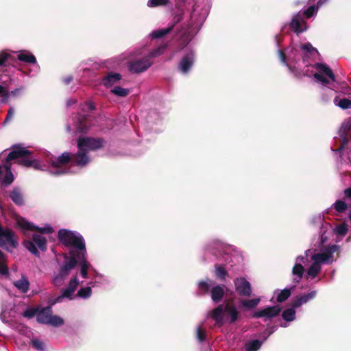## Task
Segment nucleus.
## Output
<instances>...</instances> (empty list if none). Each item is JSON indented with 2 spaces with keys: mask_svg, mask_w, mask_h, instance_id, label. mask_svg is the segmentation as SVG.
Instances as JSON below:
<instances>
[{
  "mask_svg": "<svg viewBox=\"0 0 351 351\" xmlns=\"http://www.w3.org/2000/svg\"><path fill=\"white\" fill-rule=\"evenodd\" d=\"M278 54L280 62L295 76L313 75L315 80L322 85H329L330 89L337 87L335 75L330 67L323 63H313L319 52L310 43L296 47H289L284 51L280 49V40L275 36Z\"/></svg>",
  "mask_w": 351,
  "mask_h": 351,
  "instance_id": "nucleus-1",
  "label": "nucleus"
},
{
  "mask_svg": "<svg viewBox=\"0 0 351 351\" xmlns=\"http://www.w3.org/2000/svg\"><path fill=\"white\" fill-rule=\"evenodd\" d=\"M104 141L101 138L81 137L77 141L78 151L71 155L64 152L56 158L50 153H46L45 158L40 160H29L22 158L19 162L25 167H32L34 169L49 171L54 176H60L66 173H75V169H66V165L71 160L74 167L82 168L90 162L88 153L100 149Z\"/></svg>",
  "mask_w": 351,
  "mask_h": 351,
  "instance_id": "nucleus-2",
  "label": "nucleus"
},
{
  "mask_svg": "<svg viewBox=\"0 0 351 351\" xmlns=\"http://www.w3.org/2000/svg\"><path fill=\"white\" fill-rule=\"evenodd\" d=\"M338 248L337 246L332 245L311 255V250H306L303 255L297 256L291 269L293 285L282 290H276L271 300L274 301L275 299L278 302L285 301L291 295V291L301 282L304 276L307 280L315 279L320 273L323 265H331L335 261L334 252Z\"/></svg>",
  "mask_w": 351,
  "mask_h": 351,
  "instance_id": "nucleus-3",
  "label": "nucleus"
},
{
  "mask_svg": "<svg viewBox=\"0 0 351 351\" xmlns=\"http://www.w3.org/2000/svg\"><path fill=\"white\" fill-rule=\"evenodd\" d=\"M59 241L71 248L69 257H74L80 261V275L88 278V270L91 267L87 260L85 241L77 232L60 229L58 234Z\"/></svg>",
  "mask_w": 351,
  "mask_h": 351,
  "instance_id": "nucleus-4",
  "label": "nucleus"
},
{
  "mask_svg": "<svg viewBox=\"0 0 351 351\" xmlns=\"http://www.w3.org/2000/svg\"><path fill=\"white\" fill-rule=\"evenodd\" d=\"M340 147L331 150L338 155L337 166L340 175L351 176V117L346 119L339 130Z\"/></svg>",
  "mask_w": 351,
  "mask_h": 351,
  "instance_id": "nucleus-5",
  "label": "nucleus"
},
{
  "mask_svg": "<svg viewBox=\"0 0 351 351\" xmlns=\"http://www.w3.org/2000/svg\"><path fill=\"white\" fill-rule=\"evenodd\" d=\"M209 5L207 2H196L193 6L190 20L184 27L183 36L189 40H191L193 36L197 33L206 20L208 12Z\"/></svg>",
  "mask_w": 351,
  "mask_h": 351,
  "instance_id": "nucleus-6",
  "label": "nucleus"
},
{
  "mask_svg": "<svg viewBox=\"0 0 351 351\" xmlns=\"http://www.w3.org/2000/svg\"><path fill=\"white\" fill-rule=\"evenodd\" d=\"M30 151L20 145H14L5 158V163L0 164V181L3 184L9 185L14 181V175L9 162L14 159L29 155Z\"/></svg>",
  "mask_w": 351,
  "mask_h": 351,
  "instance_id": "nucleus-7",
  "label": "nucleus"
},
{
  "mask_svg": "<svg viewBox=\"0 0 351 351\" xmlns=\"http://www.w3.org/2000/svg\"><path fill=\"white\" fill-rule=\"evenodd\" d=\"M239 314V313L234 305L222 304L212 311L210 317L218 324H223L225 321L232 324L238 319Z\"/></svg>",
  "mask_w": 351,
  "mask_h": 351,
  "instance_id": "nucleus-8",
  "label": "nucleus"
},
{
  "mask_svg": "<svg viewBox=\"0 0 351 351\" xmlns=\"http://www.w3.org/2000/svg\"><path fill=\"white\" fill-rule=\"evenodd\" d=\"M77 263L80 265L78 259L65 256L63 263L60 265L58 271L53 274L52 283L56 287L64 285V281Z\"/></svg>",
  "mask_w": 351,
  "mask_h": 351,
  "instance_id": "nucleus-9",
  "label": "nucleus"
},
{
  "mask_svg": "<svg viewBox=\"0 0 351 351\" xmlns=\"http://www.w3.org/2000/svg\"><path fill=\"white\" fill-rule=\"evenodd\" d=\"M210 289V295L213 301L216 303L220 302L225 293L224 286H215L214 282L208 278L198 282V291L199 293H207Z\"/></svg>",
  "mask_w": 351,
  "mask_h": 351,
  "instance_id": "nucleus-10",
  "label": "nucleus"
},
{
  "mask_svg": "<svg viewBox=\"0 0 351 351\" xmlns=\"http://www.w3.org/2000/svg\"><path fill=\"white\" fill-rule=\"evenodd\" d=\"M319 247H320L319 251H317L316 250L309 249L311 250L310 254H313L315 253H319L322 252V250L324 248L335 245L339 248L338 250L334 252V258L335 261L331 263L332 264L337 260V256L338 255L339 252L340 251L341 247L337 244H329L325 245L326 243L330 240L331 235L332 234V228L330 223H323L322 226L319 227Z\"/></svg>",
  "mask_w": 351,
  "mask_h": 351,
  "instance_id": "nucleus-11",
  "label": "nucleus"
},
{
  "mask_svg": "<svg viewBox=\"0 0 351 351\" xmlns=\"http://www.w3.org/2000/svg\"><path fill=\"white\" fill-rule=\"evenodd\" d=\"M52 308L51 306L42 307L38 308L36 316V320L38 323L58 327L64 324V319L52 314Z\"/></svg>",
  "mask_w": 351,
  "mask_h": 351,
  "instance_id": "nucleus-12",
  "label": "nucleus"
},
{
  "mask_svg": "<svg viewBox=\"0 0 351 351\" xmlns=\"http://www.w3.org/2000/svg\"><path fill=\"white\" fill-rule=\"evenodd\" d=\"M226 250L227 247L224 243L218 240H213L206 246L205 254H212L217 259L221 256L227 262L229 256Z\"/></svg>",
  "mask_w": 351,
  "mask_h": 351,
  "instance_id": "nucleus-13",
  "label": "nucleus"
},
{
  "mask_svg": "<svg viewBox=\"0 0 351 351\" xmlns=\"http://www.w3.org/2000/svg\"><path fill=\"white\" fill-rule=\"evenodd\" d=\"M24 246L32 254L38 255L39 252L38 248L41 251L45 252L47 249V240L45 237L34 234L31 240L24 241Z\"/></svg>",
  "mask_w": 351,
  "mask_h": 351,
  "instance_id": "nucleus-14",
  "label": "nucleus"
},
{
  "mask_svg": "<svg viewBox=\"0 0 351 351\" xmlns=\"http://www.w3.org/2000/svg\"><path fill=\"white\" fill-rule=\"evenodd\" d=\"M153 64L149 57L144 56L140 59H135L128 62V69L133 74H139L147 71Z\"/></svg>",
  "mask_w": 351,
  "mask_h": 351,
  "instance_id": "nucleus-15",
  "label": "nucleus"
},
{
  "mask_svg": "<svg viewBox=\"0 0 351 351\" xmlns=\"http://www.w3.org/2000/svg\"><path fill=\"white\" fill-rule=\"evenodd\" d=\"M195 60V53L193 49L186 48L184 54L181 58L178 69L182 74H188L191 70Z\"/></svg>",
  "mask_w": 351,
  "mask_h": 351,
  "instance_id": "nucleus-16",
  "label": "nucleus"
},
{
  "mask_svg": "<svg viewBox=\"0 0 351 351\" xmlns=\"http://www.w3.org/2000/svg\"><path fill=\"white\" fill-rule=\"evenodd\" d=\"M16 224L25 233L27 231L34 230H37L43 234H50L53 232V228L49 224H45L43 227H38L23 217L17 218Z\"/></svg>",
  "mask_w": 351,
  "mask_h": 351,
  "instance_id": "nucleus-17",
  "label": "nucleus"
},
{
  "mask_svg": "<svg viewBox=\"0 0 351 351\" xmlns=\"http://www.w3.org/2000/svg\"><path fill=\"white\" fill-rule=\"evenodd\" d=\"M17 58L21 62H24L26 63H30L33 64L34 68L32 69H29L28 73L26 74L29 76H34L36 75L39 70L40 66L37 63L36 57L31 53L28 51H20L18 52Z\"/></svg>",
  "mask_w": 351,
  "mask_h": 351,
  "instance_id": "nucleus-18",
  "label": "nucleus"
},
{
  "mask_svg": "<svg viewBox=\"0 0 351 351\" xmlns=\"http://www.w3.org/2000/svg\"><path fill=\"white\" fill-rule=\"evenodd\" d=\"M95 125L94 123H91L90 117L88 115H80L76 117V120L73 122V125H67V130L71 131L72 130H75L77 132H84L90 127Z\"/></svg>",
  "mask_w": 351,
  "mask_h": 351,
  "instance_id": "nucleus-19",
  "label": "nucleus"
},
{
  "mask_svg": "<svg viewBox=\"0 0 351 351\" xmlns=\"http://www.w3.org/2000/svg\"><path fill=\"white\" fill-rule=\"evenodd\" d=\"M78 285L79 280L77 276H74L70 280L67 287L64 289L61 294L55 299L53 304L62 302L64 298L72 300Z\"/></svg>",
  "mask_w": 351,
  "mask_h": 351,
  "instance_id": "nucleus-20",
  "label": "nucleus"
},
{
  "mask_svg": "<svg viewBox=\"0 0 351 351\" xmlns=\"http://www.w3.org/2000/svg\"><path fill=\"white\" fill-rule=\"evenodd\" d=\"M10 55L5 51L0 52V83L7 84L11 80L10 75L8 72V62Z\"/></svg>",
  "mask_w": 351,
  "mask_h": 351,
  "instance_id": "nucleus-21",
  "label": "nucleus"
},
{
  "mask_svg": "<svg viewBox=\"0 0 351 351\" xmlns=\"http://www.w3.org/2000/svg\"><path fill=\"white\" fill-rule=\"evenodd\" d=\"M235 290L240 295L249 297L251 295L252 289L250 282L243 277L237 278L234 280Z\"/></svg>",
  "mask_w": 351,
  "mask_h": 351,
  "instance_id": "nucleus-22",
  "label": "nucleus"
},
{
  "mask_svg": "<svg viewBox=\"0 0 351 351\" xmlns=\"http://www.w3.org/2000/svg\"><path fill=\"white\" fill-rule=\"evenodd\" d=\"M16 244L13 232L9 229L3 228L0 225V246L8 249L15 247Z\"/></svg>",
  "mask_w": 351,
  "mask_h": 351,
  "instance_id": "nucleus-23",
  "label": "nucleus"
},
{
  "mask_svg": "<svg viewBox=\"0 0 351 351\" xmlns=\"http://www.w3.org/2000/svg\"><path fill=\"white\" fill-rule=\"evenodd\" d=\"M281 311L279 306H268L263 309H259L252 313V317L260 318L263 317L265 320H269L277 316Z\"/></svg>",
  "mask_w": 351,
  "mask_h": 351,
  "instance_id": "nucleus-24",
  "label": "nucleus"
},
{
  "mask_svg": "<svg viewBox=\"0 0 351 351\" xmlns=\"http://www.w3.org/2000/svg\"><path fill=\"white\" fill-rule=\"evenodd\" d=\"M304 19L305 18L302 16V11L298 12L292 16L289 25L294 32L299 34L307 29V25Z\"/></svg>",
  "mask_w": 351,
  "mask_h": 351,
  "instance_id": "nucleus-25",
  "label": "nucleus"
},
{
  "mask_svg": "<svg viewBox=\"0 0 351 351\" xmlns=\"http://www.w3.org/2000/svg\"><path fill=\"white\" fill-rule=\"evenodd\" d=\"M274 330L265 331L263 333V339H253L247 341L245 344V348L246 351H258L263 343L267 339V338L273 333Z\"/></svg>",
  "mask_w": 351,
  "mask_h": 351,
  "instance_id": "nucleus-26",
  "label": "nucleus"
},
{
  "mask_svg": "<svg viewBox=\"0 0 351 351\" xmlns=\"http://www.w3.org/2000/svg\"><path fill=\"white\" fill-rule=\"evenodd\" d=\"M181 20V16L177 15L174 17L175 23L172 24H169L167 27L162 28L160 29H157L155 31H153L150 34V37L152 38H162L165 35L169 33L175 27V24L178 23Z\"/></svg>",
  "mask_w": 351,
  "mask_h": 351,
  "instance_id": "nucleus-27",
  "label": "nucleus"
},
{
  "mask_svg": "<svg viewBox=\"0 0 351 351\" xmlns=\"http://www.w3.org/2000/svg\"><path fill=\"white\" fill-rule=\"evenodd\" d=\"M317 295V291H311L308 293H305L297 297L293 301V306L294 308H298L302 304H304L309 301L313 300Z\"/></svg>",
  "mask_w": 351,
  "mask_h": 351,
  "instance_id": "nucleus-28",
  "label": "nucleus"
},
{
  "mask_svg": "<svg viewBox=\"0 0 351 351\" xmlns=\"http://www.w3.org/2000/svg\"><path fill=\"white\" fill-rule=\"evenodd\" d=\"M13 285L20 293H27L29 289L30 283L27 277L22 274L19 280L13 282Z\"/></svg>",
  "mask_w": 351,
  "mask_h": 351,
  "instance_id": "nucleus-29",
  "label": "nucleus"
},
{
  "mask_svg": "<svg viewBox=\"0 0 351 351\" xmlns=\"http://www.w3.org/2000/svg\"><path fill=\"white\" fill-rule=\"evenodd\" d=\"M121 75L118 73H108L102 79V84L107 88L112 86L121 80Z\"/></svg>",
  "mask_w": 351,
  "mask_h": 351,
  "instance_id": "nucleus-30",
  "label": "nucleus"
},
{
  "mask_svg": "<svg viewBox=\"0 0 351 351\" xmlns=\"http://www.w3.org/2000/svg\"><path fill=\"white\" fill-rule=\"evenodd\" d=\"M348 232V226L345 223H341L337 225L335 228H332V234L337 236V242H339L341 239Z\"/></svg>",
  "mask_w": 351,
  "mask_h": 351,
  "instance_id": "nucleus-31",
  "label": "nucleus"
},
{
  "mask_svg": "<svg viewBox=\"0 0 351 351\" xmlns=\"http://www.w3.org/2000/svg\"><path fill=\"white\" fill-rule=\"evenodd\" d=\"M334 104L343 110L351 109V99L346 97H335Z\"/></svg>",
  "mask_w": 351,
  "mask_h": 351,
  "instance_id": "nucleus-32",
  "label": "nucleus"
},
{
  "mask_svg": "<svg viewBox=\"0 0 351 351\" xmlns=\"http://www.w3.org/2000/svg\"><path fill=\"white\" fill-rule=\"evenodd\" d=\"M6 262L7 260L4 253L0 250V276L4 278H8L9 276V270Z\"/></svg>",
  "mask_w": 351,
  "mask_h": 351,
  "instance_id": "nucleus-33",
  "label": "nucleus"
},
{
  "mask_svg": "<svg viewBox=\"0 0 351 351\" xmlns=\"http://www.w3.org/2000/svg\"><path fill=\"white\" fill-rule=\"evenodd\" d=\"M260 298L240 300V305L242 308L250 310L255 308L260 303Z\"/></svg>",
  "mask_w": 351,
  "mask_h": 351,
  "instance_id": "nucleus-34",
  "label": "nucleus"
},
{
  "mask_svg": "<svg viewBox=\"0 0 351 351\" xmlns=\"http://www.w3.org/2000/svg\"><path fill=\"white\" fill-rule=\"evenodd\" d=\"M11 199L17 205H22L23 202V195L18 188H14L10 194Z\"/></svg>",
  "mask_w": 351,
  "mask_h": 351,
  "instance_id": "nucleus-35",
  "label": "nucleus"
},
{
  "mask_svg": "<svg viewBox=\"0 0 351 351\" xmlns=\"http://www.w3.org/2000/svg\"><path fill=\"white\" fill-rule=\"evenodd\" d=\"M147 5L149 8L169 7L171 3L170 0H148Z\"/></svg>",
  "mask_w": 351,
  "mask_h": 351,
  "instance_id": "nucleus-36",
  "label": "nucleus"
},
{
  "mask_svg": "<svg viewBox=\"0 0 351 351\" xmlns=\"http://www.w3.org/2000/svg\"><path fill=\"white\" fill-rule=\"evenodd\" d=\"M295 308L293 306L291 308L285 310L282 313V319L286 322H291L295 319Z\"/></svg>",
  "mask_w": 351,
  "mask_h": 351,
  "instance_id": "nucleus-37",
  "label": "nucleus"
},
{
  "mask_svg": "<svg viewBox=\"0 0 351 351\" xmlns=\"http://www.w3.org/2000/svg\"><path fill=\"white\" fill-rule=\"evenodd\" d=\"M167 47V46L166 44L160 45L158 48H156L154 50L149 52L148 56H147V57H149V58L150 60L152 58L158 57L159 56L162 55L165 52Z\"/></svg>",
  "mask_w": 351,
  "mask_h": 351,
  "instance_id": "nucleus-38",
  "label": "nucleus"
},
{
  "mask_svg": "<svg viewBox=\"0 0 351 351\" xmlns=\"http://www.w3.org/2000/svg\"><path fill=\"white\" fill-rule=\"evenodd\" d=\"M91 294L92 289L90 287H82L78 290L77 293L78 297L84 299L88 298Z\"/></svg>",
  "mask_w": 351,
  "mask_h": 351,
  "instance_id": "nucleus-39",
  "label": "nucleus"
},
{
  "mask_svg": "<svg viewBox=\"0 0 351 351\" xmlns=\"http://www.w3.org/2000/svg\"><path fill=\"white\" fill-rule=\"evenodd\" d=\"M111 93L117 96L125 97L129 94L130 90L128 88L115 86L111 90Z\"/></svg>",
  "mask_w": 351,
  "mask_h": 351,
  "instance_id": "nucleus-40",
  "label": "nucleus"
},
{
  "mask_svg": "<svg viewBox=\"0 0 351 351\" xmlns=\"http://www.w3.org/2000/svg\"><path fill=\"white\" fill-rule=\"evenodd\" d=\"M319 7H315V5L310 6L306 10L302 11V16L306 19H308L317 13L318 8Z\"/></svg>",
  "mask_w": 351,
  "mask_h": 351,
  "instance_id": "nucleus-41",
  "label": "nucleus"
},
{
  "mask_svg": "<svg viewBox=\"0 0 351 351\" xmlns=\"http://www.w3.org/2000/svg\"><path fill=\"white\" fill-rule=\"evenodd\" d=\"M32 345L37 351H45V345L41 340L34 338L32 340Z\"/></svg>",
  "mask_w": 351,
  "mask_h": 351,
  "instance_id": "nucleus-42",
  "label": "nucleus"
},
{
  "mask_svg": "<svg viewBox=\"0 0 351 351\" xmlns=\"http://www.w3.org/2000/svg\"><path fill=\"white\" fill-rule=\"evenodd\" d=\"M215 273L217 278L222 280H225L227 271L222 265L216 267Z\"/></svg>",
  "mask_w": 351,
  "mask_h": 351,
  "instance_id": "nucleus-43",
  "label": "nucleus"
},
{
  "mask_svg": "<svg viewBox=\"0 0 351 351\" xmlns=\"http://www.w3.org/2000/svg\"><path fill=\"white\" fill-rule=\"evenodd\" d=\"M311 223L314 225L317 226V227L322 226L323 223H328L327 222H325L320 214L313 216L311 219Z\"/></svg>",
  "mask_w": 351,
  "mask_h": 351,
  "instance_id": "nucleus-44",
  "label": "nucleus"
},
{
  "mask_svg": "<svg viewBox=\"0 0 351 351\" xmlns=\"http://www.w3.org/2000/svg\"><path fill=\"white\" fill-rule=\"evenodd\" d=\"M39 308H28L23 313V316L27 318H32L35 315L37 316V313Z\"/></svg>",
  "mask_w": 351,
  "mask_h": 351,
  "instance_id": "nucleus-45",
  "label": "nucleus"
},
{
  "mask_svg": "<svg viewBox=\"0 0 351 351\" xmlns=\"http://www.w3.org/2000/svg\"><path fill=\"white\" fill-rule=\"evenodd\" d=\"M95 109V104L92 101H87L82 106V110L83 111H93Z\"/></svg>",
  "mask_w": 351,
  "mask_h": 351,
  "instance_id": "nucleus-46",
  "label": "nucleus"
},
{
  "mask_svg": "<svg viewBox=\"0 0 351 351\" xmlns=\"http://www.w3.org/2000/svg\"><path fill=\"white\" fill-rule=\"evenodd\" d=\"M196 336L199 342H202L206 338L205 333L202 331L200 326H198L196 329Z\"/></svg>",
  "mask_w": 351,
  "mask_h": 351,
  "instance_id": "nucleus-47",
  "label": "nucleus"
},
{
  "mask_svg": "<svg viewBox=\"0 0 351 351\" xmlns=\"http://www.w3.org/2000/svg\"><path fill=\"white\" fill-rule=\"evenodd\" d=\"M24 86H21L19 88H15L13 90L9 92L10 97H18L21 95L24 90Z\"/></svg>",
  "mask_w": 351,
  "mask_h": 351,
  "instance_id": "nucleus-48",
  "label": "nucleus"
},
{
  "mask_svg": "<svg viewBox=\"0 0 351 351\" xmlns=\"http://www.w3.org/2000/svg\"><path fill=\"white\" fill-rule=\"evenodd\" d=\"M14 115V108L11 106L10 107L5 119L4 121V123L9 122Z\"/></svg>",
  "mask_w": 351,
  "mask_h": 351,
  "instance_id": "nucleus-49",
  "label": "nucleus"
},
{
  "mask_svg": "<svg viewBox=\"0 0 351 351\" xmlns=\"http://www.w3.org/2000/svg\"><path fill=\"white\" fill-rule=\"evenodd\" d=\"M130 56H139L144 54L143 49H136L129 52Z\"/></svg>",
  "mask_w": 351,
  "mask_h": 351,
  "instance_id": "nucleus-50",
  "label": "nucleus"
},
{
  "mask_svg": "<svg viewBox=\"0 0 351 351\" xmlns=\"http://www.w3.org/2000/svg\"><path fill=\"white\" fill-rule=\"evenodd\" d=\"M1 97V103L5 104L8 101L9 97H10V93L8 91L7 93L3 94Z\"/></svg>",
  "mask_w": 351,
  "mask_h": 351,
  "instance_id": "nucleus-51",
  "label": "nucleus"
},
{
  "mask_svg": "<svg viewBox=\"0 0 351 351\" xmlns=\"http://www.w3.org/2000/svg\"><path fill=\"white\" fill-rule=\"evenodd\" d=\"M7 86H4L2 84H0V96H2L3 94L8 92Z\"/></svg>",
  "mask_w": 351,
  "mask_h": 351,
  "instance_id": "nucleus-52",
  "label": "nucleus"
},
{
  "mask_svg": "<svg viewBox=\"0 0 351 351\" xmlns=\"http://www.w3.org/2000/svg\"><path fill=\"white\" fill-rule=\"evenodd\" d=\"M77 102V100L73 98H70L66 100V105L67 106H70L73 104H75Z\"/></svg>",
  "mask_w": 351,
  "mask_h": 351,
  "instance_id": "nucleus-53",
  "label": "nucleus"
},
{
  "mask_svg": "<svg viewBox=\"0 0 351 351\" xmlns=\"http://www.w3.org/2000/svg\"><path fill=\"white\" fill-rule=\"evenodd\" d=\"M73 80V77L69 75L63 79V82L65 84H69Z\"/></svg>",
  "mask_w": 351,
  "mask_h": 351,
  "instance_id": "nucleus-54",
  "label": "nucleus"
},
{
  "mask_svg": "<svg viewBox=\"0 0 351 351\" xmlns=\"http://www.w3.org/2000/svg\"><path fill=\"white\" fill-rule=\"evenodd\" d=\"M12 304H10L8 306L3 307V311L5 313V311L12 309Z\"/></svg>",
  "mask_w": 351,
  "mask_h": 351,
  "instance_id": "nucleus-55",
  "label": "nucleus"
},
{
  "mask_svg": "<svg viewBox=\"0 0 351 351\" xmlns=\"http://www.w3.org/2000/svg\"><path fill=\"white\" fill-rule=\"evenodd\" d=\"M328 0H319L317 2V7H321L324 3L327 2Z\"/></svg>",
  "mask_w": 351,
  "mask_h": 351,
  "instance_id": "nucleus-56",
  "label": "nucleus"
},
{
  "mask_svg": "<svg viewBox=\"0 0 351 351\" xmlns=\"http://www.w3.org/2000/svg\"><path fill=\"white\" fill-rule=\"evenodd\" d=\"M96 281L92 280L88 283V285H90L92 287H95L96 286Z\"/></svg>",
  "mask_w": 351,
  "mask_h": 351,
  "instance_id": "nucleus-57",
  "label": "nucleus"
},
{
  "mask_svg": "<svg viewBox=\"0 0 351 351\" xmlns=\"http://www.w3.org/2000/svg\"><path fill=\"white\" fill-rule=\"evenodd\" d=\"M281 326H282V327H284V328H286V327H287V326H288V324H281Z\"/></svg>",
  "mask_w": 351,
  "mask_h": 351,
  "instance_id": "nucleus-58",
  "label": "nucleus"
}]
</instances>
